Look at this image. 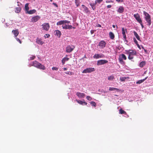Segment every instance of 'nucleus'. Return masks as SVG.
<instances>
[{"mask_svg":"<svg viewBox=\"0 0 153 153\" xmlns=\"http://www.w3.org/2000/svg\"><path fill=\"white\" fill-rule=\"evenodd\" d=\"M103 56H104L103 54H95L93 56V57L94 58L97 59L99 58L103 57Z\"/></svg>","mask_w":153,"mask_h":153,"instance_id":"nucleus-13","label":"nucleus"},{"mask_svg":"<svg viewBox=\"0 0 153 153\" xmlns=\"http://www.w3.org/2000/svg\"><path fill=\"white\" fill-rule=\"evenodd\" d=\"M127 58L125 55L123 54H121L119 58V60L120 63H122L124 62L123 61V59L126 60Z\"/></svg>","mask_w":153,"mask_h":153,"instance_id":"nucleus-5","label":"nucleus"},{"mask_svg":"<svg viewBox=\"0 0 153 153\" xmlns=\"http://www.w3.org/2000/svg\"><path fill=\"white\" fill-rule=\"evenodd\" d=\"M16 40L18 41L19 43H20V44H21L22 43V42L20 40V39H19L18 38H17V37H16Z\"/></svg>","mask_w":153,"mask_h":153,"instance_id":"nucleus-41","label":"nucleus"},{"mask_svg":"<svg viewBox=\"0 0 153 153\" xmlns=\"http://www.w3.org/2000/svg\"><path fill=\"white\" fill-rule=\"evenodd\" d=\"M106 2H108V3H110V2H113V1H106Z\"/></svg>","mask_w":153,"mask_h":153,"instance_id":"nucleus-56","label":"nucleus"},{"mask_svg":"<svg viewBox=\"0 0 153 153\" xmlns=\"http://www.w3.org/2000/svg\"><path fill=\"white\" fill-rule=\"evenodd\" d=\"M91 6V7L94 10V9H95V7L94 8V7H95V5L96 4H95V3H91L90 4Z\"/></svg>","mask_w":153,"mask_h":153,"instance_id":"nucleus-33","label":"nucleus"},{"mask_svg":"<svg viewBox=\"0 0 153 153\" xmlns=\"http://www.w3.org/2000/svg\"><path fill=\"white\" fill-rule=\"evenodd\" d=\"M106 44L105 42L103 40H102L99 43V46L101 48H103L105 47Z\"/></svg>","mask_w":153,"mask_h":153,"instance_id":"nucleus-8","label":"nucleus"},{"mask_svg":"<svg viewBox=\"0 0 153 153\" xmlns=\"http://www.w3.org/2000/svg\"><path fill=\"white\" fill-rule=\"evenodd\" d=\"M144 51L145 52H147V51L146 50H145V49H144Z\"/></svg>","mask_w":153,"mask_h":153,"instance_id":"nucleus-60","label":"nucleus"},{"mask_svg":"<svg viewBox=\"0 0 153 153\" xmlns=\"http://www.w3.org/2000/svg\"><path fill=\"white\" fill-rule=\"evenodd\" d=\"M94 32V31L93 30H91V34H93Z\"/></svg>","mask_w":153,"mask_h":153,"instance_id":"nucleus-50","label":"nucleus"},{"mask_svg":"<svg viewBox=\"0 0 153 153\" xmlns=\"http://www.w3.org/2000/svg\"><path fill=\"white\" fill-rule=\"evenodd\" d=\"M108 62V61L105 59H102L98 60L97 62V65H103Z\"/></svg>","mask_w":153,"mask_h":153,"instance_id":"nucleus-7","label":"nucleus"},{"mask_svg":"<svg viewBox=\"0 0 153 153\" xmlns=\"http://www.w3.org/2000/svg\"><path fill=\"white\" fill-rule=\"evenodd\" d=\"M95 71L94 68H89L84 69L82 71V73H90Z\"/></svg>","mask_w":153,"mask_h":153,"instance_id":"nucleus-3","label":"nucleus"},{"mask_svg":"<svg viewBox=\"0 0 153 153\" xmlns=\"http://www.w3.org/2000/svg\"><path fill=\"white\" fill-rule=\"evenodd\" d=\"M58 69V68L56 67H53L52 68V69L53 70L57 71Z\"/></svg>","mask_w":153,"mask_h":153,"instance_id":"nucleus-40","label":"nucleus"},{"mask_svg":"<svg viewBox=\"0 0 153 153\" xmlns=\"http://www.w3.org/2000/svg\"><path fill=\"white\" fill-rule=\"evenodd\" d=\"M86 98L87 99V100L89 101H91V100H92V98L89 96H87Z\"/></svg>","mask_w":153,"mask_h":153,"instance_id":"nucleus-37","label":"nucleus"},{"mask_svg":"<svg viewBox=\"0 0 153 153\" xmlns=\"http://www.w3.org/2000/svg\"><path fill=\"white\" fill-rule=\"evenodd\" d=\"M109 91H113L114 90H116L117 91H118L119 90V89L118 88H112V87H110L109 88Z\"/></svg>","mask_w":153,"mask_h":153,"instance_id":"nucleus-29","label":"nucleus"},{"mask_svg":"<svg viewBox=\"0 0 153 153\" xmlns=\"http://www.w3.org/2000/svg\"><path fill=\"white\" fill-rule=\"evenodd\" d=\"M142 48L143 49H144L143 47H142Z\"/></svg>","mask_w":153,"mask_h":153,"instance_id":"nucleus-62","label":"nucleus"},{"mask_svg":"<svg viewBox=\"0 0 153 153\" xmlns=\"http://www.w3.org/2000/svg\"><path fill=\"white\" fill-rule=\"evenodd\" d=\"M63 24H64V23H63V20H61V21H59V22H58L56 24L57 25H63Z\"/></svg>","mask_w":153,"mask_h":153,"instance_id":"nucleus-30","label":"nucleus"},{"mask_svg":"<svg viewBox=\"0 0 153 153\" xmlns=\"http://www.w3.org/2000/svg\"><path fill=\"white\" fill-rule=\"evenodd\" d=\"M78 0H75V3H76V4H77V3H78L77 2Z\"/></svg>","mask_w":153,"mask_h":153,"instance_id":"nucleus-58","label":"nucleus"},{"mask_svg":"<svg viewBox=\"0 0 153 153\" xmlns=\"http://www.w3.org/2000/svg\"><path fill=\"white\" fill-rule=\"evenodd\" d=\"M124 8L122 7H120L118 10H123Z\"/></svg>","mask_w":153,"mask_h":153,"instance_id":"nucleus-46","label":"nucleus"},{"mask_svg":"<svg viewBox=\"0 0 153 153\" xmlns=\"http://www.w3.org/2000/svg\"><path fill=\"white\" fill-rule=\"evenodd\" d=\"M72 28V25H68V29H71Z\"/></svg>","mask_w":153,"mask_h":153,"instance_id":"nucleus-42","label":"nucleus"},{"mask_svg":"<svg viewBox=\"0 0 153 153\" xmlns=\"http://www.w3.org/2000/svg\"><path fill=\"white\" fill-rule=\"evenodd\" d=\"M62 27L63 29H68V25L65 24H63L62 25Z\"/></svg>","mask_w":153,"mask_h":153,"instance_id":"nucleus-31","label":"nucleus"},{"mask_svg":"<svg viewBox=\"0 0 153 153\" xmlns=\"http://www.w3.org/2000/svg\"><path fill=\"white\" fill-rule=\"evenodd\" d=\"M119 113L120 114H126V112L124 111V110H123L122 108H120L119 110Z\"/></svg>","mask_w":153,"mask_h":153,"instance_id":"nucleus-24","label":"nucleus"},{"mask_svg":"<svg viewBox=\"0 0 153 153\" xmlns=\"http://www.w3.org/2000/svg\"><path fill=\"white\" fill-rule=\"evenodd\" d=\"M75 47L73 45H68L66 48V52L67 53L71 52L74 49Z\"/></svg>","mask_w":153,"mask_h":153,"instance_id":"nucleus-4","label":"nucleus"},{"mask_svg":"<svg viewBox=\"0 0 153 153\" xmlns=\"http://www.w3.org/2000/svg\"><path fill=\"white\" fill-rule=\"evenodd\" d=\"M126 53L128 54V58L130 60H131L134 58V56L136 55L137 54V52L135 51L132 50H130L128 51L126 50Z\"/></svg>","mask_w":153,"mask_h":153,"instance_id":"nucleus-1","label":"nucleus"},{"mask_svg":"<svg viewBox=\"0 0 153 153\" xmlns=\"http://www.w3.org/2000/svg\"><path fill=\"white\" fill-rule=\"evenodd\" d=\"M25 10H29V7H28V3H26L25 4Z\"/></svg>","mask_w":153,"mask_h":153,"instance_id":"nucleus-35","label":"nucleus"},{"mask_svg":"<svg viewBox=\"0 0 153 153\" xmlns=\"http://www.w3.org/2000/svg\"><path fill=\"white\" fill-rule=\"evenodd\" d=\"M108 79L109 80H112L114 79V77L113 75H111L108 76Z\"/></svg>","mask_w":153,"mask_h":153,"instance_id":"nucleus-28","label":"nucleus"},{"mask_svg":"<svg viewBox=\"0 0 153 153\" xmlns=\"http://www.w3.org/2000/svg\"><path fill=\"white\" fill-rule=\"evenodd\" d=\"M37 68L43 70H45L46 69L45 67L40 63L39 65V66H38Z\"/></svg>","mask_w":153,"mask_h":153,"instance_id":"nucleus-20","label":"nucleus"},{"mask_svg":"<svg viewBox=\"0 0 153 153\" xmlns=\"http://www.w3.org/2000/svg\"><path fill=\"white\" fill-rule=\"evenodd\" d=\"M134 42H135V43L136 44H137L138 43V42H137V40H136V39H135V38H134Z\"/></svg>","mask_w":153,"mask_h":153,"instance_id":"nucleus-43","label":"nucleus"},{"mask_svg":"<svg viewBox=\"0 0 153 153\" xmlns=\"http://www.w3.org/2000/svg\"><path fill=\"white\" fill-rule=\"evenodd\" d=\"M134 17L135 18L136 20L139 23H141L142 20L139 15L138 14H134Z\"/></svg>","mask_w":153,"mask_h":153,"instance_id":"nucleus-11","label":"nucleus"},{"mask_svg":"<svg viewBox=\"0 0 153 153\" xmlns=\"http://www.w3.org/2000/svg\"><path fill=\"white\" fill-rule=\"evenodd\" d=\"M129 78L128 77H121L120 78V79L122 82L124 81L125 80L127 79H129Z\"/></svg>","mask_w":153,"mask_h":153,"instance_id":"nucleus-26","label":"nucleus"},{"mask_svg":"<svg viewBox=\"0 0 153 153\" xmlns=\"http://www.w3.org/2000/svg\"><path fill=\"white\" fill-rule=\"evenodd\" d=\"M102 1V0H96L95 1V4L97 3L100 4Z\"/></svg>","mask_w":153,"mask_h":153,"instance_id":"nucleus-34","label":"nucleus"},{"mask_svg":"<svg viewBox=\"0 0 153 153\" xmlns=\"http://www.w3.org/2000/svg\"><path fill=\"white\" fill-rule=\"evenodd\" d=\"M76 101L78 103L82 105H87V103L85 101H82L80 100H76Z\"/></svg>","mask_w":153,"mask_h":153,"instance_id":"nucleus-18","label":"nucleus"},{"mask_svg":"<svg viewBox=\"0 0 153 153\" xmlns=\"http://www.w3.org/2000/svg\"><path fill=\"white\" fill-rule=\"evenodd\" d=\"M12 32L14 35L15 37H16L19 34V32L18 29L13 30Z\"/></svg>","mask_w":153,"mask_h":153,"instance_id":"nucleus-16","label":"nucleus"},{"mask_svg":"<svg viewBox=\"0 0 153 153\" xmlns=\"http://www.w3.org/2000/svg\"><path fill=\"white\" fill-rule=\"evenodd\" d=\"M109 35L111 39H114L115 36L114 34L112 32H110L109 33Z\"/></svg>","mask_w":153,"mask_h":153,"instance_id":"nucleus-21","label":"nucleus"},{"mask_svg":"<svg viewBox=\"0 0 153 153\" xmlns=\"http://www.w3.org/2000/svg\"><path fill=\"white\" fill-rule=\"evenodd\" d=\"M51 1H52V0H50Z\"/></svg>","mask_w":153,"mask_h":153,"instance_id":"nucleus-63","label":"nucleus"},{"mask_svg":"<svg viewBox=\"0 0 153 153\" xmlns=\"http://www.w3.org/2000/svg\"><path fill=\"white\" fill-rule=\"evenodd\" d=\"M144 14L145 15V19L148 23V25L150 26L151 24V17L145 11H144Z\"/></svg>","mask_w":153,"mask_h":153,"instance_id":"nucleus-2","label":"nucleus"},{"mask_svg":"<svg viewBox=\"0 0 153 153\" xmlns=\"http://www.w3.org/2000/svg\"><path fill=\"white\" fill-rule=\"evenodd\" d=\"M67 70V68H63V70L64 71H66Z\"/></svg>","mask_w":153,"mask_h":153,"instance_id":"nucleus-55","label":"nucleus"},{"mask_svg":"<svg viewBox=\"0 0 153 153\" xmlns=\"http://www.w3.org/2000/svg\"><path fill=\"white\" fill-rule=\"evenodd\" d=\"M40 63L36 61H34L33 62V64L32 65L37 68L38 66H39V65Z\"/></svg>","mask_w":153,"mask_h":153,"instance_id":"nucleus-17","label":"nucleus"},{"mask_svg":"<svg viewBox=\"0 0 153 153\" xmlns=\"http://www.w3.org/2000/svg\"><path fill=\"white\" fill-rule=\"evenodd\" d=\"M76 95L79 98H84L85 96V94L83 93L77 92L76 93Z\"/></svg>","mask_w":153,"mask_h":153,"instance_id":"nucleus-9","label":"nucleus"},{"mask_svg":"<svg viewBox=\"0 0 153 153\" xmlns=\"http://www.w3.org/2000/svg\"><path fill=\"white\" fill-rule=\"evenodd\" d=\"M42 29L48 31L50 28V25L48 23H44L42 25Z\"/></svg>","mask_w":153,"mask_h":153,"instance_id":"nucleus-6","label":"nucleus"},{"mask_svg":"<svg viewBox=\"0 0 153 153\" xmlns=\"http://www.w3.org/2000/svg\"><path fill=\"white\" fill-rule=\"evenodd\" d=\"M64 24L70 23V21L67 20H63Z\"/></svg>","mask_w":153,"mask_h":153,"instance_id":"nucleus-38","label":"nucleus"},{"mask_svg":"<svg viewBox=\"0 0 153 153\" xmlns=\"http://www.w3.org/2000/svg\"><path fill=\"white\" fill-rule=\"evenodd\" d=\"M118 12L120 13H122L123 12V10H118Z\"/></svg>","mask_w":153,"mask_h":153,"instance_id":"nucleus-48","label":"nucleus"},{"mask_svg":"<svg viewBox=\"0 0 153 153\" xmlns=\"http://www.w3.org/2000/svg\"><path fill=\"white\" fill-rule=\"evenodd\" d=\"M90 104L92 106L96 107V102L94 101H92L90 102Z\"/></svg>","mask_w":153,"mask_h":153,"instance_id":"nucleus-32","label":"nucleus"},{"mask_svg":"<svg viewBox=\"0 0 153 153\" xmlns=\"http://www.w3.org/2000/svg\"><path fill=\"white\" fill-rule=\"evenodd\" d=\"M36 42L37 43L41 45H43L44 43V42L41 39L39 38H37Z\"/></svg>","mask_w":153,"mask_h":153,"instance_id":"nucleus-14","label":"nucleus"},{"mask_svg":"<svg viewBox=\"0 0 153 153\" xmlns=\"http://www.w3.org/2000/svg\"><path fill=\"white\" fill-rule=\"evenodd\" d=\"M55 32H56V35L59 37L61 34L60 31L59 30H56Z\"/></svg>","mask_w":153,"mask_h":153,"instance_id":"nucleus-23","label":"nucleus"},{"mask_svg":"<svg viewBox=\"0 0 153 153\" xmlns=\"http://www.w3.org/2000/svg\"><path fill=\"white\" fill-rule=\"evenodd\" d=\"M15 12L17 13H19L20 12V10H15Z\"/></svg>","mask_w":153,"mask_h":153,"instance_id":"nucleus-45","label":"nucleus"},{"mask_svg":"<svg viewBox=\"0 0 153 153\" xmlns=\"http://www.w3.org/2000/svg\"><path fill=\"white\" fill-rule=\"evenodd\" d=\"M40 18V17L38 16H36L34 17H33L31 19V22H35L38 21Z\"/></svg>","mask_w":153,"mask_h":153,"instance_id":"nucleus-10","label":"nucleus"},{"mask_svg":"<svg viewBox=\"0 0 153 153\" xmlns=\"http://www.w3.org/2000/svg\"><path fill=\"white\" fill-rule=\"evenodd\" d=\"M65 73L66 74L70 75H72L74 74L73 73L71 72L70 71H67L65 72Z\"/></svg>","mask_w":153,"mask_h":153,"instance_id":"nucleus-36","label":"nucleus"},{"mask_svg":"<svg viewBox=\"0 0 153 153\" xmlns=\"http://www.w3.org/2000/svg\"><path fill=\"white\" fill-rule=\"evenodd\" d=\"M112 27L113 28H115V25H112Z\"/></svg>","mask_w":153,"mask_h":153,"instance_id":"nucleus-59","label":"nucleus"},{"mask_svg":"<svg viewBox=\"0 0 153 153\" xmlns=\"http://www.w3.org/2000/svg\"><path fill=\"white\" fill-rule=\"evenodd\" d=\"M140 23L141 25V26H142V28H143V27H144V26H143V25L142 24V21H141V23Z\"/></svg>","mask_w":153,"mask_h":153,"instance_id":"nucleus-51","label":"nucleus"},{"mask_svg":"<svg viewBox=\"0 0 153 153\" xmlns=\"http://www.w3.org/2000/svg\"><path fill=\"white\" fill-rule=\"evenodd\" d=\"M46 36L47 38H48L50 36V35L49 34H46ZM45 38H46V37L45 36Z\"/></svg>","mask_w":153,"mask_h":153,"instance_id":"nucleus-44","label":"nucleus"},{"mask_svg":"<svg viewBox=\"0 0 153 153\" xmlns=\"http://www.w3.org/2000/svg\"><path fill=\"white\" fill-rule=\"evenodd\" d=\"M107 8H110L111 7V5H108L107 6Z\"/></svg>","mask_w":153,"mask_h":153,"instance_id":"nucleus-52","label":"nucleus"},{"mask_svg":"<svg viewBox=\"0 0 153 153\" xmlns=\"http://www.w3.org/2000/svg\"><path fill=\"white\" fill-rule=\"evenodd\" d=\"M82 7L84 8H85V6L84 5H82Z\"/></svg>","mask_w":153,"mask_h":153,"instance_id":"nucleus-57","label":"nucleus"},{"mask_svg":"<svg viewBox=\"0 0 153 153\" xmlns=\"http://www.w3.org/2000/svg\"><path fill=\"white\" fill-rule=\"evenodd\" d=\"M137 46V47L140 49V45L138 44H136Z\"/></svg>","mask_w":153,"mask_h":153,"instance_id":"nucleus-53","label":"nucleus"},{"mask_svg":"<svg viewBox=\"0 0 153 153\" xmlns=\"http://www.w3.org/2000/svg\"><path fill=\"white\" fill-rule=\"evenodd\" d=\"M147 77H147L143 79L139 80L138 81L136 82V83L137 84H140L142 83V82H143L145 80H146L147 79Z\"/></svg>","mask_w":153,"mask_h":153,"instance_id":"nucleus-25","label":"nucleus"},{"mask_svg":"<svg viewBox=\"0 0 153 153\" xmlns=\"http://www.w3.org/2000/svg\"><path fill=\"white\" fill-rule=\"evenodd\" d=\"M122 33L123 35V38L125 39H126V32H127V30H125L123 27H122Z\"/></svg>","mask_w":153,"mask_h":153,"instance_id":"nucleus-12","label":"nucleus"},{"mask_svg":"<svg viewBox=\"0 0 153 153\" xmlns=\"http://www.w3.org/2000/svg\"><path fill=\"white\" fill-rule=\"evenodd\" d=\"M35 58V56H33L31 57H30L29 60H32L34 59Z\"/></svg>","mask_w":153,"mask_h":153,"instance_id":"nucleus-39","label":"nucleus"},{"mask_svg":"<svg viewBox=\"0 0 153 153\" xmlns=\"http://www.w3.org/2000/svg\"><path fill=\"white\" fill-rule=\"evenodd\" d=\"M96 27H101V26L100 24H97V25H96Z\"/></svg>","mask_w":153,"mask_h":153,"instance_id":"nucleus-49","label":"nucleus"},{"mask_svg":"<svg viewBox=\"0 0 153 153\" xmlns=\"http://www.w3.org/2000/svg\"><path fill=\"white\" fill-rule=\"evenodd\" d=\"M36 12V10H25V13L31 14L34 13Z\"/></svg>","mask_w":153,"mask_h":153,"instance_id":"nucleus-15","label":"nucleus"},{"mask_svg":"<svg viewBox=\"0 0 153 153\" xmlns=\"http://www.w3.org/2000/svg\"><path fill=\"white\" fill-rule=\"evenodd\" d=\"M53 4L56 7H58V5H57L56 4V3H53Z\"/></svg>","mask_w":153,"mask_h":153,"instance_id":"nucleus-54","label":"nucleus"},{"mask_svg":"<svg viewBox=\"0 0 153 153\" xmlns=\"http://www.w3.org/2000/svg\"><path fill=\"white\" fill-rule=\"evenodd\" d=\"M72 28H73V29H75V27H72Z\"/></svg>","mask_w":153,"mask_h":153,"instance_id":"nucleus-61","label":"nucleus"},{"mask_svg":"<svg viewBox=\"0 0 153 153\" xmlns=\"http://www.w3.org/2000/svg\"><path fill=\"white\" fill-rule=\"evenodd\" d=\"M133 33L134 36H135V37L139 41H141L140 37L138 35L137 33V32L135 31H134Z\"/></svg>","mask_w":153,"mask_h":153,"instance_id":"nucleus-19","label":"nucleus"},{"mask_svg":"<svg viewBox=\"0 0 153 153\" xmlns=\"http://www.w3.org/2000/svg\"><path fill=\"white\" fill-rule=\"evenodd\" d=\"M116 1H117L118 2H123V0H116Z\"/></svg>","mask_w":153,"mask_h":153,"instance_id":"nucleus-47","label":"nucleus"},{"mask_svg":"<svg viewBox=\"0 0 153 153\" xmlns=\"http://www.w3.org/2000/svg\"><path fill=\"white\" fill-rule=\"evenodd\" d=\"M146 64V62L145 61H143L141 62L139 64L140 66V67H143Z\"/></svg>","mask_w":153,"mask_h":153,"instance_id":"nucleus-27","label":"nucleus"},{"mask_svg":"<svg viewBox=\"0 0 153 153\" xmlns=\"http://www.w3.org/2000/svg\"><path fill=\"white\" fill-rule=\"evenodd\" d=\"M69 58H68L65 57L62 59V65H64L65 63V62L68 61L69 60Z\"/></svg>","mask_w":153,"mask_h":153,"instance_id":"nucleus-22","label":"nucleus"}]
</instances>
